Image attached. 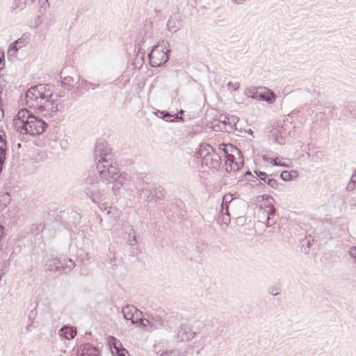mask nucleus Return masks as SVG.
<instances>
[{
    "mask_svg": "<svg viewBox=\"0 0 356 356\" xmlns=\"http://www.w3.org/2000/svg\"><path fill=\"white\" fill-rule=\"evenodd\" d=\"M3 63V60H0V64Z\"/></svg>",
    "mask_w": 356,
    "mask_h": 356,
    "instance_id": "obj_58",
    "label": "nucleus"
},
{
    "mask_svg": "<svg viewBox=\"0 0 356 356\" xmlns=\"http://www.w3.org/2000/svg\"><path fill=\"white\" fill-rule=\"evenodd\" d=\"M202 164L209 168L217 169L220 167L222 159L220 154L209 144H201L197 152Z\"/></svg>",
    "mask_w": 356,
    "mask_h": 356,
    "instance_id": "obj_4",
    "label": "nucleus"
},
{
    "mask_svg": "<svg viewBox=\"0 0 356 356\" xmlns=\"http://www.w3.org/2000/svg\"><path fill=\"white\" fill-rule=\"evenodd\" d=\"M167 44H168V42L163 40L161 42L153 46L151 51L147 55L149 65L152 67H160L168 61L170 50L164 51Z\"/></svg>",
    "mask_w": 356,
    "mask_h": 356,
    "instance_id": "obj_6",
    "label": "nucleus"
},
{
    "mask_svg": "<svg viewBox=\"0 0 356 356\" xmlns=\"http://www.w3.org/2000/svg\"><path fill=\"white\" fill-rule=\"evenodd\" d=\"M110 350L113 356L122 347L121 342L113 336H109L107 339Z\"/></svg>",
    "mask_w": 356,
    "mask_h": 356,
    "instance_id": "obj_18",
    "label": "nucleus"
},
{
    "mask_svg": "<svg viewBox=\"0 0 356 356\" xmlns=\"http://www.w3.org/2000/svg\"><path fill=\"white\" fill-rule=\"evenodd\" d=\"M172 122L173 121H178L179 120H181V121H183L182 117L179 116V113L175 114V115H172Z\"/></svg>",
    "mask_w": 356,
    "mask_h": 356,
    "instance_id": "obj_47",
    "label": "nucleus"
},
{
    "mask_svg": "<svg viewBox=\"0 0 356 356\" xmlns=\"http://www.w3.org/2000/svg\"><path fill=\"white\" fill-rule=\"evenodd\" d=\"M145 52V50L143 49H142L141 47H139L138 49V53L140 54H144Z\"/></svg>",
    "mask_w": 356,
    "mask_h": 356,
    "instance_id": "obj_50",
    "label": "nucleus"
},
{
    "mask_svg": "<svg viewBox=\"0 0 356 356\" xmlns=\"http://www.w3.org/2000/svg\"><path fill=\"white\" fill-rule=\"evenodd\" d=\"M137 181L140 182V177H137Z\"/></svg>",
    "mask_w": 356,
    "mask_h": 356,
    "instance_id": "obj_55",
    "label": "nucleus"
},
{
    "mask_svg": "<svg viewBox=\"0 0 356 356\" xmlns=\"http://www.w3.org/2000/svg\"><path fill=\"white\" fill-rule=\"evenodd\" d=\"M267 184L272 188L277 189L280 184L274 178L268 179L267 180Z\"/></svg>",
    "mask_w": 356,
    "mask_h": 356,
    "instance_id": "obj_35",
    "label": "nucleus"
},
{
    "mask_svg": "<svg viewBox=\"0 0 356 356\" xmlns=\"http://www.w3.org/2000/svg\"><path fill=\"white\" fill-rule=\"evenodd\" d=\"M0 111L3 113V105H2V103H1V101H0Z\"/></svg>",
    "mask_w": 356,
    "mask_h": 356,
    "instance_id": "obj_51",
    "label": "nucleus"
},
{
    "mask_svg": "<svg viewBox=\"0 0 356 356\" xmlns=\"http://www.w3.org/2000/svg\"><path fill=\"white\" fill-rule=\"evenodd\" d=\"M157 356H172L171 350L162 351V352H158L156 353Z\"/></svg>",
    "mask_w": 356,
    "mask_h": 356,
    "instance_id": "obj_43",
    "label": "nucleus"
},
{
    "mask_svg": "<svg viewBox=\"0 0 356 356\" xmlns=\"http://www.w3.org/2000/svg\"><path fill=\"white\" fill-rule=\"evenodd\" d=\"M140 323H141V326L144 328L146 327L147 326H149L151 327V324H150V321H149V317L147 318L141 319Z\"/></svg>",
    "mask_w": 356,
    "mask_h": 356,
    "instance_id": "obj_41",
    "label": "nucleus"
},
{
    "mask_svg": "<svg viewBox=\"0 0 356 356\" xmlns=\"http://www.w3.org/2000/svg\"><path fill=\"white\" fill-rule=\"evenodd\" d=\"M227 86L233 88L234 90H237L240 88V83L238 82L233 83L232 81L228 82Z\"/></svg>",
    "mask_w": 356,
    "mask_h": 356,
    "instance_id": "obj_40",
    "label": "nucleus"
},
{
    "mask_svg": "<svg viewBox=\"0 0 356 356\" xmlns=\"http://www.w3.org/2000/svg\"><path fill=\"white\" fill-rule=\"evenodd\" d=\"M221 119L215 120L213 122H223V123L226 124H232L233 126H236L237 122H238V118L236 116H221Z\"/></svg>",
    "mask_w": 356,
    "mask_h": 356,
    "instance_id": "obj_24",
    "label": "nucleus"
},
{
    "mask_svg": "<svg viewBox=\"0 0 356 356\" xmlns=\"http://www.w3.org/2000/svg\"><path fill=\"white\" fill-rule=\"evenodd\" d=\"M232 195L227 194L223 197V202L226 201V202H229V203L232 202V199H231ZM224 204V202H222Z\"/></svg>",
    "mask_w": 356,
    "mask_h": 356,
    "instance_id": "obj_46",
    "label": "nucleus"
},
{
    "mask_svg": "<svg viewBox=\"0 0 356 356\" xmlns=\"http://www.w3.org/2000/svg\"><path fill=\"white\" fill-rule=\"evenodd\" d=\"M6 140L0 136V171H2L6 159Z\"/></svg>",
    "mask_w": 356,
    "mask_h": 356,
    "instance_id": "obj_21",
    "label": "nucleus"
},
{
    "mask_svg": "<svg viewBox=\"0 0 356 356\" xmlns=\"http://www.w3.org/2000/svg\"><path fill=\"white\" fill-rule=\"evenodd\" d=\"M80 349L82 351L81 356H97L99 353L97 348L89 343L81 345Z\"/></svg>",
    "mask_w": 356,
    "mask_h": 356,
    "instance_id": "obj_16",
    "label": "nucleus"
},
{
    "mask_svg": "<svg viewBox=\"0 0 356 356\" xmlns=\"http://www.w3.org/2000/svg\"><path fill=\"white\" fill-rule=\"evenodd\" d=\"M3 270H1V272H0V281L1 280V278H2V275H3V273L2 272Z\"/></svg>",
    "mask_w": 356,
    "mask_h": 356,
    "instance_id": "obj_52",
    "label": "nucleus"
},
{
    "mask_svg": "<svg viewBox=\"0 0 356 356\" xmlns=\"http://www.w3.org/2000/svg\"><path fill=\"white\" fill-rule=\"evenodd\" d=\"M263 213L267 214L266 226L270 227L276 222V209L272 205H267L264 210L261 211Z\"/></svg>",
    "mask_w": 356,
    "mask_h": 356,
    "instance_id": "obj_14",
    "label": "nucleus"
},
{
    "mask_svg": "<svg viewBox=\"0 0 356 356\" xmlns=\"http://www.w3.org/2000/svg\"><path fill=\"white\" fill-rule=\"evenodd\" d=\"M296 174V171L289 172L286 170L282 171L280 174V178L285 181H289L292 180L293 175Z\"/></svg>",
    "mask_w": 356,
    "mask_h": 356,
    "instance_id": "obj_30",
    "label": "nucleus"
},
{
    "mask_svg": "<svg viewBox=\"0 0 356 356\" xmlns=\"http://www.w3.org/2000/svg\"><path fill=\"white\" fill-rule=\"evenodd\" d=\"M60 77H61V78H63V77H62L63 71H61V72H60Z\"/></svg>",
    "mask_w": 356,
    "mask_h": 356,
    "instance_id": "obj_56",
    "label": "nucleus"
},
{
    "mask_svg": "<svg viewBox=\"0 0 356 356\" xmlns=\"http://www.w3.org/2000/svg\"><path fill=\"white\" fill-rule=\"evenodd\" d=\"M31 120H28L25 129L21 134L29 135L31 136H40L44 132L48 124L41 118L36 117L35 115L31 117Z\"/></svg>",
    "mask_w": 356,
    "mask_h": 356,
    "instance_id": "obj_9",
    "label": "nucleus"
},
{
    "mask_svg": "<svg viewBox=\"0 0 356 356\" xmlns=\"http://www.w3.org/2000/svg\"><path fill=\"white\" fill-rule=\"evenodd\" d=\"M353 179V184H355L356 182V172L352 175L351 177H350V180Z\"/></svg>",
    "mask_w": 356,
    "mask_h": 356,
    "instance_id": "obj_48",
    "label": "nucleus"
},
{
    "mask_svg": "<svg viewBox=\"0 0 356 356\" xmlns=\"http://www.w3.org/2000/svg\"><path fill=\"white\" fill-rule=\"evenodd\" d=\"M262 159L264 161L270 163L273 165H277V166H279V165L283 166L284 165L283 163H282L280 161H277L278 159L270 158V157L268 156L267 155H264L262 156Z\"/></svg>",
    "mask_w": 356,
    "mask_h": 356,
    "instance_id": "obj_33",
    "label": "nucleus"
},
{
    "mask_svg": "<svg viewBox=\"0 0 356 356\" xmlns=\"http://www.w3.org/2000/svg\"><path fill=\"white\" fill-rule=\"evenodd\" d=\"M150 324H151V328L152 330L158 329L161 327L163 324V319L161 316L152 314L150 316H149Z\"/></svg>",
    "mask_w": 356,
    "mask_h": 356,
    "instance_id": "obj_22",
    "label": "nucleus"
},
{
    "mask_svg": "<svg viewBox=\"0 0 356 356\" xmlns=\"http://www.w3.org/2000/svg\"><path fill=\"white\" fill-rule=\"evenodd\" d=\"M74 78L72 76H67L63 77V80H62L60 82V86H61V87H63L65 89L67 88L68 90H70L74 87Z\"/></svg>",
    "mask_w": 356,
    "mask_h": 356,
    "instance_id": "obj_25",
    "label": "nucleus"
},
{
    "mask_svg": "<svg viewBox=\"0 0 356 356\" xmlns=\"http://www.w3.org/2000/svg\"><path fill=\"white\" fill-rule=\"evenodd\" d=\"M246 179L250 181H257L258 177L257 175H253L250 171H247L245 174Z\"/></svg>",
    "mask_w": 356,
    "mask_h": 356,
    "instance_id": "obj_36",
    "label": "nucleus"
},
{
    "mask_svg": "<svg viewBox=\"0 0 356 356\" xmlns=\"http://www.w3.org/2000/svg\"><path fill=\"white\" fill-rule=\"evenodd\" d=\"M86 184V186L84 188V192L94 203L102 200L103 197L110 193L105 184H102L97 177H91L87 178Z\"/></svg>",
    "mask_w": 356,
    "mask_h": 356,
    "instance_id": "obj_5",
    "label": "nucleus"
},
{
    "mask_svg": "<svg viewBox=\"0 0 356 356\" xmlns=\"http://www.w3.org/2000/svg\"><path fill=\"white\" fill-rule=\"evenodd\" d=\"M89 84L92 86L93 89L95 88H97L99 86V84L96 85V84L92 83H89Z\"/></svg>",
    "mask_w": 356,
    "mask_h": 356,
    "instance_id": "obj_49",
    "label": "nucleus"
},
{
    "mask_svg": "<svg viewBox=\"0 0 356 356\" xmlns=\"http://www.w3.org/2000/svg\"><path fill=\"white\" fill-rule=\"evenodd\" d=\"M136 308L127 305L122 308V312L126 320L131 321L132 324H136L137 321L134 320V312H136Z\"/></svg>",
    "mask_w": 356,
    "mask_h": 356,
    "instance_id": "obj_19",
    "label": "nucleus"
},
{
    "mask_svg": "<svg viewBox=\"0 0 356 356\" xmlns=\"http://www.w3.org/2000/svg\"><path fill=\"white\" fill-rule=\"evenodd\" d=\"M349 255L355 260V263L356 264V246H353L350 249Z\"/></svg>",
    "mask_w": 356,
    "mask_h": 356,
    "instance_id": "obj_39",
    "label": "nucleus"
},
{
    "mask_svg": "<svg viewBox=\"0 0 356 356\" xmlns=\"http://www.w3.org/2000/svg\"><path fill=\"white\" fill-rule=\"evenodd\" d=\"M60 334L66 339L70 340L74 338L76 331L70 327H63L60 330Z\"/></svg>",
    "mask_w": 356,
    "mask_h": 356,
    "instance_id": "obj_23",
    "label": "nucleus"
},
{
    "mask_svg": "<svg viewBox=\"0 0 356 356\" xmlns=\"http://www.w3.org/2000/svg\"><path fill=\"white\" fill-rule=\"evenodd\" d=\"M274 296H277L278 294V293H273Z\"/></svg>",
    "mask_w": 356,
    "mask_h": 356,
    "instance_id": "obj_57",
    "label": "nucleus"
},
{
    "mask_svg": "<svg viewBox=\"0 0 356 356\" xmlns=\"http://www.w3.org/2000/svg\"><path fill=\"white\" fill-rule=\"evenodd\" d=\"M1 172V171H0V173Z\"/></svg>",
    "mask_w": 356,
    "mask_h": 356,
    "instance_id": "obj_60",
    "label": "nucleus"
},
{
    "mask_svg": "<svg viewBox=\"0 0 356 356\" xmlns=\"http://www.w3.org/2000/svg\"><path fill=\"white\" fill-rule=\"evenodd\" d=\"M99 209L102 211H106V216L113 220H118L120 215H121V211H120L118 208L114 207H106L104 204H102L99 206Z\"/></svg>",
    "mask_w": 356,
    "mask_h": 356,
    "instance_id": "obj_13",
    "label": "nucleus"
},
{
    "mask_svg": "<svg viewBox=\"0 0 356 356\" xmlns=\"http://www.w3.org/2000/svg\"><path fill=\"white\" fill-rule=\"evenodd\" d=\"M25 44V41L23 38H19L14 42H13L8 49V56H13L17 52V51Z\"/></svg>",
    "mask_w": 356,
    "mask_h": 356,
    "instance_id": "obj_17",
    "label": "nucleus"
},
{
    "mask_svg": "<svg viewBox=\"0 0 356 356\" xmlns=\"http://www.w3.org/2000/svg\"><path fill=\"white\" fill-rule=\"evenodd\" d=\"M196 332L193 331L188 324H182L178 329L177 339L179 341H190L196 336Z\"/></svg>",
    "mask_w": 356,
    "mask_h": 356,
    "instance_id": "obj_11",
    "label": "nucleus"
},
{
    "mask_svg": "<svg viewBox=\"0 0 356 356\" xmlns=\"http://www.w3.org/2000/svg\"><path fill=\"white\" fill-rule=\"evenodd\" d=\"M244 94L253 99L265 101L268 104H273L276 99L275 93L265 87L247 88Z\"/></svg>",
    "mask_w": 356,
    "mask_h": 356,
    "instance_id": "obj_8",
    "label": "nucleus"
},
{
    "mask_svg": "<svg viewBox=\"0 0 356 356\" xmlns=\"http://www.w3.org/2000/svg\"><path fill=\"white\" fill-rule=\"evenodd\" d=\"M179 113H180V114H183V113H184V111L181 110V111H179Z\"/></svg>",
    "mask_w": 356,
    "mask_h": 356,
    "instance_id": "obj_53",
    "label": "nucleus"
},
{
    "mask_svg": "<svg viewBox=\"0 0 356 356\" xmlns=\"http://www.w3.org/2000/svg\"><path fill=\"white\" fill-rule=\"evenodd\" d=\"M10 202V195L9 193H4L1 195L0 202L3 204L4 207H6L7 204Z\"/></svg>",
    "mask_w": 356,
    "mask_h": 356,
    "instance_id": "obj_34",
    "label": "nucleus"
},
{
    "mask_svg": "<svg viewBox=\"0 0 356 356\" xmlns=\"http://www.w3.org/2000/svg\"><path fill=\"white\" fill-rule=\"evenodd\" d=\"M26 0H15L12 6L13 10L15 11L16 9L24 10L26 6Z\"/></svg>",
    "mask_w": 356,
    "mask_h": 356,
    "instance_id": "obj_29",
    "label": "nucleus"
},
{
    "mask_svg": "<svg viewBox=\"0 0 356 356\" xmlns=\"http://www.w3.org/2000/svg\"><path fill=\"white\" fill-rule=\"evenodd\" d=\"M172 356H186L187 351H181V350H171Z\"/></svg>",
    "mask_w": 356,
    "mask_h": 356,
    "instance_id": "obj_37",
    "label": "nucleus"
},
{
    "mask_svg": "<svg viewBox=\"0 0 356 356\" xmlns=\"http://www.w3.org/2000/svg\"><path fill=\"white\" fill-rule=\"evenodd\" d=\"M221 212H222V215H227V220L229 221L230 220V218H229V210H228V207L227 206L225 207L223 203L222 204Z\"/></svg>",
    "mask_w": 356,
    "mask_h": 356,
    "instance_id": "obj_42",
    "label": "nucleus"
},
{
    "mask_svg": "<svg viewBox=\"0 0 356 356\" xmlns=\"http://www.w3.org/2000/svg\"><path fill=\"white\" fill-rule=\"evenodd\" d=\"M128 243L131 246H134L137 243L136 236L133 227L131 228L130 232H129Z\"/></svg>",
    "mask_w": 356,
    "mask_h": 356,
    "instance_id": "obj_31",
    "label": "nucleus"
},
{
    "mask_svg": "<svg viewBox=\"0 0 356 356\" xmlns=\"http://www.w3.org/2000/svg\"><path fill=\"white\" fill-rule=\"evenodd\" d=\"M74 266L75 263L72 259L60 261V259L58 258H54L46 261L44 264V269L46 271L68 274L72 271Z\"/></svg>",
    "mask_w": 356,
    "mask_h": 356,
    "instance_id": "obj_7",
    "label": "nucleus"
},
{
    "mask_svg": "<svg viewBox=\"0 0 356 356\" xmlns=\"http://www.w3.org/2000/svg\"><path fill=\"white\" fill-rule=\"evenodd\" d=\"M33 114L26 108H22L18 111L13 119V126L15 129L22 134L23 129H25L26 122L31 120Z\"/></svg>",
    "mask_w": 356,
    "mask_h": 356,
    "instance_id": "obj_10",
    "label": "nucleus"
},
{
    "mask_svg": "<svg viewBox=\"0 0 356 356\" xmlns=\"http://www.w3.org/2000/svg\"><path fill=\"white\" fill-rule=\"evenodd\" d=\"M165 194L164 189L161 186H154L152 191V196L156 199H161Z\"/></svg>",
    "mask_w": 356,
    "mask_h": 356,
    "instance_id": "obj_28",
    "label": "nucleus"
},
{
    "mask_svg": "<svg viewBox=\"0 0 356 356\" xmlns=\"http://www.w3.org/2000/svg\"><path fill=\"white\" fill-rule=\"evenodd\" d=\"M355 184H353V179L350 180L349 183L347 185L346 190L348 191H353L355 189Z\"/></svg>",
    "mask_w": 356,
    "mask_h": 356,
    "instance_id": "obj_44",
    "label": "nucleus"
},
{
    "mask_svg": "<svg viewBox=\"0 0 356 356\" xmlns=\"http://www.w3.org/2000/svg\"><path fill=\"white\" fill-rule=\"evenodd\" d=\"M254 173L258 177L259 184H256L258 186L263 184L261 181H263L267 184V180L268 179H271L266 172H263V171L257 170L254 171Z\"/></svg>",
    "mask_w": 356,
    "mask_h": 356,
    "instance_id": "obj_26",
    "label": "nucleus"
},
{
    "mask_svg": "<svg viewBox=\"0 0 356 356\" xmlns=\"http://www.w3.org/2000/svg\"><path fill=\"white\" fill-rule=\"evenodd\" d=\"M52 93L47 85L38 84L31 86L25 93L26 105L33 108L40 113H44V115L51 116L60 109L59 104L51 100Z\"/></svg>",
    "mask_w": 356,
    "mask_h": 356,
    "instance_id": "obj_2",
    "label": "nucleus"
},
{
    "mask_svg": "<svg viewBox=\"0 0 356 356\" xmlns=\"http://www.w3.org/2000/svg\"><path fill=\"white\" fill-rule=\"evenodd\" d=\"M219 149H222L225 154L226 171L229 172L238 170L243 164L242 153L239 149L232 144L228 145L221 144Z\"/></svg>",
    "mask_w": 356,
    "mask_h": 356,
    "instance_id": "obj_3",
    "label": "nucleus"
},
{
    "mask_svg": "<svg viewBox=\"0 0 356 356\" xmlns=\"http://www.w3.org/2000/svg\"><path fill=\"white\" fill-rule=\"evenodd\" d=\"M17 147H18L19 148V147H21V144H20V143H18V144H17Z\"/></svg>",
    "mask_w": 356,
    "mask_h": 356,
    "instance_id": "obj_54",
    "label": "nucleus"
},
{
    "mask_svg": "<svg viewBox=\"0 0 356 356\" xmlns=\"http://www.w3.org/2000/svg\"><path fill=\"white\" fill-rule=\"evenodd\" d=\"M84 83H88L86 80H83Z\"/></svg>",
    "mask_w": 356,
    "mask_h": 356,
    "instance_id": "obj_59",
    "label": "nucleus"
},
{
    "mask_svg": "<svg viewBox=\"0 0 356 356\" xmlns=\"http://www.w3.org/2000/svg\"><path fill=\"white\" fill-rule=\"evenodd\" d=\"M156 115L158 118L165 120L167 122H172V115L166 111H157Z\"/></svg>",
    "mask_w": 356,
    "mask_h": 356,
    "instance_id": "obj_27",
    "label": "nucleus"
},
{
    "mask_svg": "<svg viewBox=\"0 0 356 356\" xmlns=\"http://www.w3.org/2000/svg\"><path fill=\"white\" fill-rule=\"evenodd\" d=\"M134 189L138 191V192H140V198H143L146 200L151 195H152V191L150 189H149L148 187H145L143 183H140L139 185H136L134 186Z\"/></svg>",
    "mask_w": 356,
    "mask_h": 356,
    "instance_id": "obj_20",
    "label": "nucleus"
},
{
    "mask_svg": "<svg viewBox=\"0 0 356 356\" xmlns=\"http://www.w3.org/2000/svg\"><path fill=\"white\" fill-rule=\"evenodd\" d=\"M82 262L85 261H88L90 258L88 257V254L85 252L84 251H81V252L78 255Z\"/></svg>",
    "mask_w": 356,
    "mask_h": 356,
    "instance_id": "obj_38",
    "label": "nucleus"
},
{
    "mask_svg": "<svg viewBox=\"0 0 356 356\" xmlns=\"http://www.w3.org/2000/svg\"><path fill=\"white\" fill-rule=\"evenodd\" d=\"M212 127L216 131H225L230 133L234 130H236V126L232 124H226L223 122H213Z\"/></svg>",
    "mask_w": 356,
    "mask_h": 356,
    "instance_id": "obj_15",
    "label": "nucleus"
},
{
    "mask_svg": "<svg viewBox=\"0 0 356 356\" xmlns=\"http://www.w3.org/2000/svg\"><path fill=\"white\" fill-rule=\"evenodd\" d=\"M275 140L276 141V143H279V144H282L283 143V138L282 136H280V138L278 137V135H277V132H275Z\"/></svg>",
    "mask_w": 356,
    "mask_h": 356,
    "instance_id": "obj_45",
    "label": "nucleus"
},
{
    "mask_svg": "<svg viewBox=\"0 0 356 356\" xmlns=\"http://www.w3.org/2000/svg\"><path fill=\"white\" fill-rule=\"evenodd\" d=\"M94 154L99 174L97 178L102 184H105L113 194H118L123 186L129 190L133 189L131 177L124 172L120 173L119 169L113 165L111 150L106 141L97 142Z\"/></svg>",
    "mask_w": 356,
    "mask_h": 356,
    "instance_id": "obj_1",
    "label": "nucleus"
},
{
    "mask_svg": "<svg viewBox=\"0 0 356 356\" xmlns=\"http://www.w3.org/2000/svg\"><path fill=\"white\" fill-rule=\"evenodd\" d=\"M167 29L172 33H176L182 26V21L178 14L170 15L167 22Z\"/></svg>",
    "mask_w": 356,
    "mask_h": 356,
    "instance_id": "obj_12",
    "label": "nucleus"
},
{
    "mask_svg": "<svg viewBox=\"0 0 356 356\" xmlns=\"http://www.w3.org/2000/svg\"><path fill=\"white\" fill-rule=\"evenodd\" d=\"M152 24L149 25H145V29H146V33L143 35L142 40H141V44H144L148 39H150L152 37V32L149 31L151 29Z\"/></svg>",
    "mask_w": 356,
    "mask_h": 356,
    "instance_id": "obj_32",
    "label": "nucleus"
}]
</instances>
